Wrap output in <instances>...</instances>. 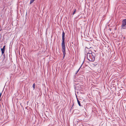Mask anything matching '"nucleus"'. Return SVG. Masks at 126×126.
Listing matches in <instances>:
<instances>
[{
	"instance_id": "f257e3e1",
	"label": "nucleus",
	"mask_w": 126,
	"mask_h": 126,
	"mask_svg": "<svg viewBox=\"0 0 126 126\" xmlns=\"http://www.w3.org/2000/svg\"><path fill=\"white\" fill-rule=\"evenodd\" d=\"M64 37H65V33L64 32H63L62 33V51L63 53V58L65 57L66 53H65V47L64 43Z\"/></svg>"
},
{
	"instance_id": "f03ea898",
	"label": "nucleus",
	"mask_w": 126,
	"mask_h": 126,
	"mask_svg": "<svg viewBox=\"0 0 126 126\" xmlns=\"http://www.w3.org/2000/svg\"><path fill=\"white\" fill-rule=\"evenodd\" d=\"M87 59L89 61L93 62L95 60V54L94 53H88L87 54Z\"/></svg>"
},
{
	"instance_id": "7ed1b4c3",
	"label": "nucleus",
	"mask_w": 126,
	"mask_h": 126,
	"mask_svg": "<svg viewBox=\"0 0 126 126\" xmlns=\"http://www.w3.org/2000/svg\"><path fill=\"white\" fill-rule=\"evenodd\" d=\"M122 22V28L123 29H125L126 27V19L123 20Z\"/></svg>"
},
{
	"instance_id": "20e7f679",
	"label": "nucleus",
	"mask_w": 126,
	"mask_h": 126,
	"mask_svg": "<svg viewBox=\"0 0 126 126\" xmlns=\"http://www.w3.org/2000/svg\"><path fill=\"white\" fill-rule=\"evenodd\" d=\"M1 50L2 52V54H3L4 53L5 49H3L1 48Z\"/></svg>"
},
{
	"instance_id": "39448f33",
	"label": "nucleus",
	"mask_w": 126,
	"mask_h": 126,
	"mask_svg": "<svg viewBox=\"0 0 126 126\" xmlns=\"http://www.w3.org/2000/svg\"><path fill=\"white\" fill-rule=\"evenodd\" d=\"M77 101L79 105L80 106H81V104L80 103V101L77 99Z\"/></svg>"
},
{
	"instance_id": "423d86ee",
	"label": "nucleus",
	"mask_w": 126,
	"mask_h": 126,
	"mask_svg": "<svg viewBox=\"0 0 126 126\" xmlns=\"http://www.w3.org/2000/svg\"><path fill=\"white\" fill-rule=\"evenodd\" d=\"M35 0H30V4H31Z\"/></svg>"
},
{
	"instance_id": "0eeeda50",
	"label": "nucleus",
	"mask_w": 126,
	"mask_h": 126,
	"mask_svg": "<svg viewBox=\"0 0 126 126\" xmlns=\"http://www.w3.org/2000/svg\"><path fill=\"white\" fill-rule=\"evenodd\" d=\"M35 84L34 83L33 84V89H34L35 87Z\"/></svg>"
},
{
	"instance_id": "6e6552de",
	"label": "nucleus",
	"mask_w": 126,
	"mask_h": 126,
	"mask_svg": "<svg viewBox=\"0 0 126 126\" xmlns=\"http://www.w3.org/2000/svg\"><path fill=\"white\" fill-rule=\"evenodd\" d=\"M76 9H75V10L74 11V12L73 13V15L74 14H75V12H76Z\"/></svg>"
},
{
	"instance_id": "1a4fd4ad",
	"label": "nucleus",
	"mask_w": 126,
	"mask_h": 126,
	"mask_svg": "<svg viewBox=\"0 0 126 126\" xmlns=\"http://www.w3.org/2000/svg\"><path fill=\"white\" fill-rule=\"evenodd\" d=\"M81 66L79 67V69H78V70L77 71V73H76V74L78 72V71H79V70L80 69V67H81Z\"/></svg>"
},
{
	"instance_id": "9d476101",
	"label": "nucleus",
	"mask_w": 126,
	"mask_h": 126,
	"mask_svg": "<svg viewBox=\"0 0 126 126\" xmlns=\"http://www.w3.org/2000/svg\"><path fill=\"white\" fill-rule=\"evenodd\" d=\"M5 46H4L3 47V48H2L5 49Z\"/></svg>"
}]
</instances>
